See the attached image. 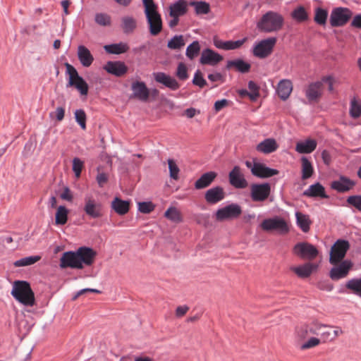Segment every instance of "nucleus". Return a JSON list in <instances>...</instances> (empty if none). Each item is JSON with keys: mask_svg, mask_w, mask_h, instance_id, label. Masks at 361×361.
<instances>
[{"mask_svg": "<svg viewBox=\"0 0 361 361\" xmlns=\"http://www.w3.org/2000/svg\"><path fill=\"white\" fill-rule=\"evenodd\" d=\"M323 324L318 322H312L305 328H302L298 331V335L301 338H305L308 334L319 336V340L322 343L334 341L337 337L343 334L341 328L338 326L334 327Z\"/></svg>", "mask_w": 361, "mask_h": 361, "instance_id": "1", "label": "nucleus"}, {"mask_svg": "<svg viewBox=\"0 0 361 361\" xmlns=\"http://www.w3.org/2000/svg\"><path fill=\"white\" fill-rule=\"evenodd\" d=\"M284 18L279 13L268 11L257 23V29L264 33L276 32L281 30L283 26Z\"/></svg>", "mask_w": 361, "mask_h": 361, "instance_id": "2", "label": "nucleus"}, {"mask_svg": "<svg viewBox=\"0 0 361 361\" xmlns=\"http://www.w3.org/2000/svg\"><path fill=\"white\" fill-rule=\"evenodd\" d=\"M142 1L149 32L152 35L157 36L162 30L161 15L158 13L157 6L153 0H142Z\"/></svg>", "mask_w": 361, "mask_h": 361, "instance_id": "3", "label": "nucleus"}, {"mask_svg": "<svg viewBox=\"0 0 361 361\" xmlns=\"http://www.w3.org/2000/svg\"><path fill=\"white\" fill-rule=\"evenodd\" d=\"M11 293L17 301L25 306L32 307L35 304L34 292L27 281H15Z\"/></svg>", "mask_w": 361, "mask_h": 361, "instance_id": "4", "label": "nucleus"}, {"mask_svg": "<svg viewBox=\"0 0 361 361\" xmlns=\"http://www.w3.org/2000/svg\"><path fill=\"white\" fill-rule=\"evenodd\" d=\"M66 74L68 75L67 87H75L82 95H87L88 85L85 80L79 75L75 68L68 63H65Z\"/></svg>", "mask_w": 361, "mask_h": 361, "instance_id": "5", "label": "nucleus"}, {"mask_svg": "<svg viewBox=\"0 0 361 361\" xmlns=\"http://www.w3.org/2000/svg\"><path fill=\"white\" fill-rule=\"evenodd\" d=\"M260 227L264 231H276L280 235H286L290 231L288 222L279 216H275L263 220L260 224Z\"/></svg>", "mask_w": 361, "mask_h": 361, "instance_id": "6", "label": "nucleus"}, {"mask_svg": "<svg viewBox=\"0 0 361 361\" xmlns=\"http://www.w3.org/2000/svg\"><path fill=\"white\" fill-rule=\"evenodd\" d=\"M277 39L274 37L262 39L255 44L252 54L259 59H265L271 54L276 44Z\"/></svg>", "mask_w": 361, "mask_h": 361, "instance_id": "7", "label": "nucleus"}, {"mask_svg": "<svg viewBox=\"0 0 361 361\" xmlns=\"http://www.w3.org/2000/svg\"><path fill=\"white\" fill-rule=\"evenodd\" d=\"M82 211L91 219H98L103 215L102 203L91 195H86L84 197Z\"/></svg>", "mask_w": 361, "mask_h": 361, "instance_id": "8", "label": "nucleus"}, {"mask_svg": "<svg viewBox=\"0 0 361 361\" xmlns=\"http://www.w3.org/2000/svg\"><path fill=\"white\" fill-rule=\"evenodd\" d=\"M350 244L347 240H338L331 247L330 251L329 262L332 265H336L343 261Z\"/></svg>", "mask_w": 361, "mask_h": 361, "instance_id": "9", "label": "nucleus"}, {"mask_svg": "<svg viewBox=\"0 0 361 361\" xmlns=\"http://www.w3.org/2000/svg\"><path fill=\"white\" fill-rule=\"evenodd\" d=\"M241 214V207L233 203L219 209L215 214V218L218 221H224L225 220L238 219Z\"/></svg>", "mask_w": 361, "mask_h": 361, "instance_id": "10", "label": "nucleus"}, {"mask_svg": "<svg viewBox=\"0 0 361 361\" xmlns=\"http://www.w3.org/2000/svg\"><path fill=\"white\" fill-rule=\"evenodd\" d=\"M293 252L300 258L310 260L316 258L319 253L315 246L307 242L295 244L293 248Z\"/></svg>", "mask_w": 361, "mask_h": 361, "instance_id": "11", "label": "nucleus"}, {"mask_svg": "<svg viewBox=\"0 0 361 361\" xmlns=\"http://www.w3.org/2000/svg\"><path fill=\"white\" fill-rule=\"evenodd\" d=\"M352 16V12L347 8L338 7L334 8L330 16V23L332 27L345 25Z\"/></svg>", "mask_w": 361, "mask_h": 361, "instance_id": "12", "label": "nucleus"}, {"mask_svg": "<svg viewBox=\"0 0 361 361\" xmlns=\"http://www.w3.org/2000/svg\"><path fill=\"white\" fill-rule=\"evenodd\" d=\"M271 192V186L269 183L252 184L250 187V195L254 202H263L266 200Z\"/></svg>", "mask_w": 361, "mask_h": 361, "instance_id": "13", "label": "nucleus"}, {"mask_svg": "<svg viewBox=\"0 0 361 361\" xmlns=\"http://www.w3.org/2000/svg\"><path fill=\"white\" fill-rule=\"evenodd\" d=\"M353 267V263L350 260H344L340 264L334 265L330 270L329 276L334 281L345 278Z\"/></svg>", "mask_w": 361, "mask_h": 361, "instance_id": "14", "label": "nucleus"}, {"mask_svg": "<svg viewBox=\"0 0 361 361\" xmlns=\"http://www.w3.org/2000/svg\"><path fill=\"white\" fill-rule=\"evenodd\" d=\"M60 267L82 269L83 265L78 260L77 252L69 251L63 253L60 259Z\"/></svg>", "mask_w": 361, "mask_h": 361, "instance_id": "15", "label": "nucleus"}, {"mask_svg": "<svg viewBox=\"0 0 361 361\" xmlns=\"http://www.w3.org/2000/svg\"><path fill=\"white\" fill-rule=\"evenodd\" d=\"M229 182L235 188L243 189L247 187V181L244 178L241 169L238 166L233 167L228 174Z\"/></svg>", "mask_w": 361, "mask_h": 361, "instance_id": "16", "label": "nucleus"}, {"mask_svg": "<svg viewBox=\"0 0 361 361\" xmlns=\"http://www.w3.org/2000/svg\"><path fill=\"white\" fill-rule=\"evenodd\" d=\"M279 171L276 169L267 167L265 164L254 162L252 168V174L260 178H267L278 175Z\"/></svg>", "mask_w": 361, "mask_h": 361, "instance_id": "17", "label": "nucleus"}, {"mask_svg": "<svg viewBox=\"0 0 361 361\" xmlns=\"http://www.w3.org/2000/svg\"><path fill=\"white\" fill-rule=\"evenodd\" d=\"M78 260L81 264L91 266L97 256V252L93 249L87 247H80L77 250Z\"/></svg>", "mask_w": 361, "mask_h": 361, "instance_id": "18", "label": "nucleus"}, {"mask_svg": "<svg viewBox=\"0 0 361 361\" xmlns=\"http://www.w3.org/2000/svg\"><path fill=\"white\" fill-rule=\"evenodd\" d=\"M323 93V83L317 81L310 83L305 90V95L310 102H318Z\"/></svg>", "mask_w": 361, "mask_h": 361, "instance_id": "19", "label": "nucleus"}, {"mask_svg": "<svg viewBox=\"0 0 361 361\" xmlns=\"http://www.w3.org/2000/svg\"><path fill=\"white\" fill-rule=\"evenodd\" d=\"M224 59L223 56L210 49L202 51L200 62L203 65L216 66Z\"/></svg>", "mask_w": 361, "mask_h": 361, "instance_id": "20", "label": "nucleus"}, {"mask_svg": "<svg viewBox=\"0 0 361 361\" xmlns=\"http://www.w3.org/2000/svg\"><path fill=\"white\" fill-rule=\"evenodd\" d=\"M355 185V183L348 177L341 176L338 180H334L331 183V188L338 192H345Z\"/></svg>", "mask_w": 361, "mask_h": 361, "instance_id": "21", "label": "nucleus"}, {"mask_svg": "<svg viewBox=\"0 0 361 361\" xmlns=\"http://www.w3.org/2000/svg\"><path fill=\"white\" fill-rule=\"evenodd\" d=\"M133 97L146 102L149 97V91L144 82L136 81L132 83Z\"/></svg>", "mask_w": 361, "mask_h": 361, "instance_id": "22", "label": "nucleus"}, {"mask_svg": "<svg viewBox=\"0 0 361 361\" xmlns=\"http://www.w3.org/2000/svg\"><path fill=\"white\" fill-rule=\"evenodd\" d=\"M104 69L109 73L121 77L128 71V67L122 61H108L104 66Z\"/></svg>", "mask_w": 361, "mask_h": 361, "instance_id": "23", "label": "nucleus"}, {"mask_svg": "<svg viewBox=\"0 0 361 361\" xmlns=\"http://www.w3.org/2000/svg\"><path fill=\"white\" fill-rule=\"evenodd\" d=\"M153 76L156 82L163 84L172 90H176L180 87L177 80L162 72L154 73Z\"/></svg>", "mask_w": 361, "mask_h": 361, "instance_id": "24", "label": "nucleus"}, {"mask_svg": "<svg viewBox=\"0 0 361 361\" xmlns=\"http://www.w3.org/2000/svg\"><path fill=\"white\" fill-rule=\"evenodd\" d=\"M225 197L224 189L220 186L209 189L204 195V198L209 204H216Z\"/></svg>", "mask_w": 361, "mask_h": 361, "instance_id": "25", "label": "nucleus"}, {"mask_svg": "<svg viewBox=\"0 0 361 361\" xmlns=\"http://www.w3.org/2000/svg\"><path fill=\"white\" fill-rule=\"evenodd\" d=\"M279 145L274 138H267L260 142L256 146V150L264 154H269L276 152Z\"/></svg>", "mask_w": 361, "mask_h": 361, "instance_id": "26", "label": "nucleus"}, {"mask_svg": "<svg viewBox=\"0 0 361 361\" xmlns=\"http://www.w3.org/2000/svg\"><path fill=\"white\" fill-rule=\"evenodd\" d=\"M78 58L84 67H90L94 61V57L90 51L84 45L78 47Z\"/></svg>", "mask_w": 361, "mask_h": 361, "instance_id": "27", "label": "nucleus"}, {"mask_svg": "<svg viewBox=\"0 0 361 361\" xmlns=\"http://www.w3.org/2000/svg\"><path fill=\"white\" fill-rule=\"evenodd\" d=\"M317 268V266L316 264L308 262L301 266L292 267L290 270L300 278H307Z\"/></svg>", "mask_w": 361, "mask_h": 361, "instance_id": "28", "label": "nucleus"}, {"mask_svg": "<svg viewBox=\"0 0 361 361\" xmlns=\"http://www.w3.org/2000/svg\"><path fill=\"white\" fill-rule=\"evenodd\" d=\"M293 90V84L290 80H281L277 86L276 92L282 100H286Z\"/></svg>", "mask_w": 361, "mask_h": 361, "instance_id": "29", "label": "nucleus"}, {"mask_svg": "<svg viewBox=\"0 0 361 361\" xmlns=\"http://www.w3.org/2000/svg\"><path fill=\"white\" fill-rule=\"evenodd\" d=\"M188 11V4L185 0H178L169 7V15L171 17H180L185 15Z\"/></svg>", "mask_w": 361, "mask_h": 361, "instance_id": "30", "label": "nucleus"}, {"mask_svg": "<svg viewBox=\"0 0 361 361\" xmlns=\"http://www.w3.org/2000/svg\"><path fill=\"white\" fill-rule=\"evenodd\" d=\"M216 173L214 171H209L204 173L195 183V188L197 190L205 188L211 185L216 177Z\"/></svg>", "mask_w": 361, "mask_h": 361, "instance_id": "31", "label": "nucleus"}, {"mask_svg": "<svg viewBox=\"0 0 361 361\" xmlns=\"http://www.w3.org/2000/svg\"><path fill=\"white\" fill-rule=\"evenodd\" d=\"M227 69H235L236 71L242 73H248L251 68V65L249 63L244 61L243 59L230 60L227 61Z\"/></svg>", "mask_w": 361, "mask_h": 361, "instance_id": "32", "label": "nucleus"}, {"mask_svg": "<svg viewBox=\"0 0 361 361\" xmlns=\"http://www.w3.org/2000/svg\"><path fill=\"white\" fill-rule=\"evenodd\" d=\"M303 195L307 197H319L322 198H328V195L325 193V189L319 183L311 185L307 190H306Z\"/></svg>", "mask_w": 361, "mask_h": 361, "instance_id": "33", "label": "nucleus"}, {"mask_svg": "<svg viewBox=\"0 0 361 361\" xmlns=\"http://www.w3.org/2000/svg\"><path fill=\"white\" fill-rule=\"evenodd\" d=\"M111 208L119 215L127 214L130 209L129 201L123 200L119 197H115L111 202Z\"/></svg>", "mask_w": 361, "mask_h": 361, "instance_id": "34", "label": "nucleus"}, {"mask_svg": "<svg viewBox=\"0 0 361 361\" xmlns=\"http://www.w3.org/2000/svg\"><path fill=\"white\" fill-rule=\"evenodd\" d=\"M317 147V142L314 140H307L296 144L295 150L300 154H309Z\"/></svg>", "mask_w": 361, "mask_h": 361, "instance_id": "35", "label": "nucleus"}, {"mask_svg": "<svg viewBox=\"0 0 361 361\" xmlns=\"http://www.w3.org/2000/svg\"><path fill=\"white\" fill-rule=\"evenodd\" d=\"M295 217L297 224L300 228V229L305 233L308 232L312 224L310 216L300 212H297L295 213Z\"/></svg>", "mask_w": 361, "mask_h": 361, "instance_id": "36", "label": "nucleus"}, {"mask_svg": "<svg viewBox=\"0 0 361 361\" xmlns=\"http://www.w3.org/2000/svg\"><path fill=\"white\" fill-rule=\"evenodd\" d=\"M104 49L109 54H120L126 53L129 49V47L126 43L120 42L118 44L105 45Z\"/></svg>", "mask_w": 361, "mask_h": 361, "instance_id": "37", "label": "nucleus"}, {"mask_svg": "<svg viewBox=\"0 0 361 361\" xmlns=\"http://www.w3.org/2000/svg\"><path fill=\"white\" fill-rule=\"evenodd\" d=\"M121 27L124 33H132L137 27V21L132 16H124L121 18Z\"/></svg>", "mask_w": 361, "mask_h": 361, "instance_id": "38", "label": "nucleus"}, {"mask_svg": "<svg viewBox=\"0 0 361 361\" xmlns=\"http://www.w3.org/2000/svg\"><path fill=\"white\" fill-rule=\"evenodd\" d=\"M164 217L169 221L178 224L183 221L180 211L175 207H170L164 213Z\"/></svg>", "mask_w": 361, "mask_h": 361, "instance_id": "39", "label": "nucleus"}, {"mask_svg": "<svg viewBox=\"0 0 361 361\" xmlns=\"http://www.w3.org/2000/svg\"><path fill=\"white\" fill-rule=\"evenodd\" d=\"M345 287L351 293L361 298V278L352 279L348 281Z\"/></svg>", "mask_w": 361, "mask_h": 361, "instance_id": "40", "label": "nucleus"}, {"mask_svg": "<svg viewBox=\"0 0 361 361\" xmlns=\"http://www.w3.org/2000/svg\"><path fill=\"white\" fill-rule=\"evenodd\" d=\"M302 162V178L303 180L310 178L313 173L314 169L311 162L306 158L302 157L301 159Z\"/></svg>", "mask_w": 361, "mask_h": 361, "instance_id": "41", "label": "nucleus"}, {"mask_svg": "<svg viewBox=\"0 0 361 361\" xmlns=\"http://www.w3.org/2000/svg\"><path fill=\"white\" fill-rule=\"evenodd\" d=\"M68 210L64 206H59L55 216V221L57 225H64L68 221Z\"/></svg>", "mask_w": 361, "mask_h": 361, "instance_id": "42", "label": "nucleus"}, {"mask_svg": "<svg viewBox=\"0 0 361 361\" xmlns=\"http://www.w3.org/2000/svg\"><path fill=\"white\" fill-rule=\"evenodd\" d=\"M190 6L195 7V13L197 15L207 14L210 11V6L205 1H190Z\"/></svg>", "mask_w": 361, "mask_h": 361, "instance_id": "43", "label": "nucleus"}, {"mask_svg": "<svg viewBox=\"0 0 361 361\" xmlns=\"http://www.w3.org/2000/svg\"><path fill=\"white\" fill-rule=\"evenodd\" d=\"M200 45L198 41H194L189 46H188L185 51L186 56L190 60L197 57L200 51Z\"/></svg>", "mask_w": 361, "mask_h": 361, "instance_id": "44", "label": "nucleus"}, {"mask_svg": "<svg viewBox=\"0 0 361 361\" xmlns=\"http://www.w3.org/2000/svg\"><path fill=\"white\" fill-rule=\"evenodd\" d=\"M40 259L41 257L39 255L26 257L16 261L13 263V265L16 267L30 266L37 262L38 261L40 260Z\"/></svg>", "mask_w": 361, "mask_h": 361, "instance_id": "45", "label": "nucleus"}, {"mask_svg": "<svg viewBox=\"0 0 361 361\" xmlns=\"http://www.w3.org/2000/svg\"><path fill=\"white\" fill-rule=\"evenodd\" d=\"M328 17V11L322 8H317L315 9V13L314 20L316 23L320 25H324L326 23Z\"/></svg>", "mask_w": 361, "mask_h": 361, "instance_id": "46", "label": "nucleus"}, {"mask_svg": "<svg viewBox=\"0 0 361 361\" xmlns=\"http://www.w3.org/2000/svg\"><path fill=\"white\" fill-rule=\"evenodd\" d=\"M185 44L183 35H176L168 42L167 47L171 49H179Z\"/></svg>", "mask_w": 361, "mask_h": 361, "instance_id": "47", "label": "nucleus"}, {"mask_svg": "<svg viewBox=\"0 0 361 361\" xmlns=\"http://www.w3.org/2000/svg\"><path fill=\"white\" fill-rule=\"evenodd\" d=\"M350 114L351 117L357 118L361 115V101L353 98L350 102Z\"/></svg>", "mask_w": 361, "mask_h": 361, "instance_id": "48", "label": "nucleus"}, {"mask_svg": "<svg viewBox=\"0 0 361 361\" xmlns=\"http://www.w3.org/2000/svg\"><path fill=\"white\" fill-rule=\"evenodd\" d=\"M75 118L82 130L86 129V114L82 109H78L75 111Z\"/></svg>", "mask_w": 361, "mask_h": 361, "instance_id": "49", "label": "nucleus"}, {"mask_svg": "<svg viewBox=\"0 0 361 361\" xmlns=\"http://www.w3.org/2000/svg\"><path fill=\"white\" fill-rule=\"evenodd\" d=\"M169 164V173L171 178L173 180H178V173L180 171V169L178 166H177L176 161L172 159H169L168 161Z\"/></svg>", "mask_w": 361, "mask_h": 361, "instance_id": "50", "label": "nucleus"}, {"mask_svg": "<svg viewBox=\"0 0 361 361\" xmlns=\"http://www.w3.org/2000/svg\"><path fill=\"white\" fill-rule=\"evenodd\" d=\"M320 343H322V341L319 340L317 337H311L309 338L306 342L302 343L300 346V349L307 350L310 348H313L316 346H318Z\"/></svg>", "mask_w": 361, "mask_h": 361, "instance_id": "51", "label": "nucleus"}, {"mask_svg": "<svg viewBox=\"0 0 361 361\" xmlns=\"http://www.w3.org/2000/svg\"><path fill=\"white\" fill-rule=\"evenodd\" d=\"M292 16L298 21H304L307 19V13L305 9L300 6L293 11Z\"/></svg>", "mask_w": 361, "mask_h": 361, "instance_id": "52", "label": "nucleus"}, {"mask_svg": "<svg viewBox=\"0 0 361 361\" xmlns=\"http://www.w3.org/2000/svg\"><path fill=\"white\" fill-rule=\"evenodd\" d=\"M95 21L102 26H107L111 24V17L106 13H97L95 16Z\"/></svg>", "mask_w": 361, "mask_h": 361, "instance_id": "53", "label": "nucleus"}, {"mask_svg": "<svg viewBox=\"0 0 361 361\" xmlns=\"http://www.w3.org/2000/svg\"><path fill=\"white\" fill-rule=\"evenodd\" d=\"M176 76L181 80L188 78V68L183 63H180L177 68Z\"/></svg>", "mask_w": 361, "mask_h": 361, "instance_id": "54", "label": "nucleus"}, {"mask_svg": "<svg viewBox=\"0 0 361 361\" xmlns=\"http://www.w3.org/2000/svg\"><path fill=\"white\" fill-rule=\"evenodd\" d=\"M84 166V163L79 158H74L73 159V171L75 173L76 178L80 176L82 170Z\"/></svg>", "mask_w": 361, "mask_h": 361, "instance_id": "55", "label": "nucleus"}, {"mask_svg": "<svg viewBox=\"0 0 361 361\" xmlns=\"http://www.w3.org/2000/svg\"><path fill=\"white\" fill-rule=\"evenodd\" d=\"M154 209V205L151 202L138 203V210L143 214H149Z\"/></svg>", "mask_w": 361, "mask_h": 361, "instance_id": "56", "label": "nucleus"}, {"mask_svg": "<svg viewBox=\"0 0 361 361\" xmlns=\"http://www.w3.org/2000/svg\"><path fill=\"white\" fill-rule=\"evenodd\" d=\"M347 203L361 212V195H351L347 198Z\"/></svg>", "mask_w": 361, "mask_h": 361, "instance_id": "57", "label": "nucleus"}, {"mask_svg": "<svg viewBox=\"0 0 361 361\" xmlns=\"http://www.w3.org/2000/svg\"><path fill=\"white\" fill-rule=\"evenodd\" d=\"M248 88L250 91V93H249L250 98L252 100L256 99L259 95L258 85L253 81H250L248 82Z\"/></svg>", "mask_w": 361, "mask_h": 361, "instance_id": "58", "label": "nucleus"}, {"mask_svg": "<svg viewBox=\"0 0 361 361\" xmlns=\"http://www.w3.org/2000/svg\"><path fill=\"white\" fill-rule=\"evenodd\" d=\"M247 38L237 41H226V50H233L240 48L245 42Z\"/></svg>", "mask_w": 361, "mask_h": 361, "instance_id": "59", "label": "nucleus"}, {"mask_svg": "<svg viewBox=\"0 0 361 361\" xmlns=\"http://www.w3.org/2000/svg\"><path fill=\"white\" fill-rule=\"evenodd\" d=\"M192 83L201 88L207 85V81L203 78L202 74L200 71H197L195 73Z\"/></svg>", "mask_w": 361, "mask_h": 361, "instance_id": "60", "label": "nucleus"}, {"mask_svg": "<svg viewBox=\"0 0 361 361\" xmlns=\"http://www.w3.org/2000/svg\"><path fill=\"white\" fill-rule=\"evenodd\" d=\"M109 180V175L104 172L98 171V173L96 176V180L100 188L104 186L105 184L107 183Z\"/></svg>", "mask_w": 361, "mask_h": 361, "instance_id": "61", "label": "nucleus"}, {"mask_svg": "<svg viewBox=\"0 0 361 361\" xmlns=\"http://www.w3.org/2000/svg\"><path fill=\"white\" fill-rule=\"evenodd\" d=\"M65 116V109L63 107H57L54 113L50 114V116H54L57 121H61Z\"/></svg>", "mask_w": 361, "mask_h": 361, "instance_id": "62", "label": "nucleus"}, {"mask_svg": "<svg viewBox=\"0 0 361 361\" xmlns=\"http://www.w3.org/2000/svg\"><path fill=\"white\" fill-rule=\"evenodd\" d=\"M228 100L226 99H223L221 100H218L214 103V109L216 111H219L224 108L226 107L228 105Z\"/></svg>", "mask_w": 361, "mask_h": 361, "instance_id": "63", "label": "nucleus"}, {"mask_svg": "<svg viewBox=\"0 0 361 361\" xmlns=\"http://www.w3.org/2000/svg\"><path fill=\"white\" fill-rule=\"evenodd\" d=\"M351 26L361 29V14L357 15L354 17L351 22Z\"/></svg>", "mask_w": 361, "mask_h": 361, "instance_id": "64", "label": "nucleus"}]
</instances>
